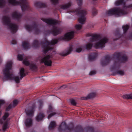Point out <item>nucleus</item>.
I'll list each match as a JSON object with an SVG mask.
<instances>
[{"label": "nucleus", "instance_id": "nucleus-1", "mask_svg": "<svg viewBox=\"0 0 132 132\" xmlns=\"http://www.w3.org/2000/svg\"><path fill=\"white\" fill-rule=\"evenodd\" d=\"M12 62L11 61L8 62L5 68L3 70L4 77L3 78V81L13 79L16 82L18 83L20 82V78L19 77L14 76L13 74L10 70H11Z\"/></svg>", "mask_w": 132, "mask_h": 132}, {"label": "nucleus", "instance_id": "nucleus-2", "mask_svg": "<svg viewBox=\"0 0 132 132\" xmlns=\"http://www.w3.org/2000/svg\"><path fill=\"white\" fill-rule=\"evenodd\" d=\"M89 36H91L90 38V41L93 42L95 41H97L94 45L96 48H102L105 46V44L108 41V39L106 37L100 38V36L96 34H92Z\"/></svg>", "mask_w": 132, "mask_h": 132}, {"label": "nucleus", "instance_id": "nucleus-3", "mask_svg": "<svg viewBox=\"0 0 132 132\" xmlns=\"http://www.w3.org/2000/svg\"><path fill=\"white\" fill-rule=\"evenodd\" d=\"M42 20L47 23L50 25L53 26V29L51 30V32L54 35H57L60 33L61 29H57L56 26H54L56 24L60 23V21L45 18H43Z\"/></svg>", "mask_w": 132, "mask_h": 132}, {"label": "nucleus", "instance_id": "nucleus-4", "mask_svg": "<svg viewBox=\"0 0 132 132\" xmlns=\"http://www.w3.org/2000/svg\"><path fill=\"white\" fill-rule=\"evenodd\" d=\"M114 58L116 59L115 61L112 68L114 69L118 67L120 65V63L127 61L128 59L127 57L125 55L121 56L120 53H116L114 54Z\"/></svg>", "mask_w": 132, "mask_h": 132}, {"label": "nucleus", "instance_id": "nucleus-5", "mask_svg": "<svg viewBox=\"0 0 132 132\" xmlns=\"http://www.w3.org/2000/svg\"><path fill=\"white\" fill-rule=\"evenodd\" d=\"M9 3L13 5H20L23 11L27 10L29 8L27 0H8Z\"/></svg>", "mask_w": 132, "mask_h": 132}, {"label": "nucleus", "instance_id": "nucleus-6", "mask_svg": "<svg viewBox=\"0 0 132 132\" xmlns=\"http://www.w3.org/2000/svg\"><path fill=\"white\" fill-rule=\"evenodd\" d=\"M3 23L9 27L12 33L16 32L17 30L18 26L15 23L11 22L10 17L9 16H3Z\"/></svg>", "mask_w": 132, "mask_h": 132}, {"label": "nucleus", "instance_id": "nucleus-7", "mask_svg": "<svg viewBox=\"0 0 132 132\" xmlns=\"http://www.w3.org/2000/svg\"><path fill=\"white\" fill-rule=\"evenodd\" d=\"M58 41V40L57 39H53L51 42L45 40L43 44V52L44 53H46L49 50L53 49L52 46L57 43Z\"/></svg>", "mask_w": 132, "mask_h": 132}, {"label": "nucleus", "instance_id": "nucleus-8", "mask_svg": "<svg viewBox=\"0 0 132 132\" xmlns=\"http://www.w3.org/2000/svg\"><path fill=\"white\" fill-rule=\"evenodd\" d=\"M72 12H75L80 15V17L78 19V21L81 24L85 23L86 21L85 16L87 13V11L86 10L79 8L76 9L75 11H73Z\"/></svg>", "mask_w": 132, "mask_h": 132}, {"label": "nucleus", "instance_id": "nucleus-9", "mask_svg": "<svg viewBox=\"0 0 132 132\" xmlns=\"http://www.w3.org/2000/svg\"><path fill=\"white\" fill-rule=\"evenodd\" d=\"M124 11L119 8H115L109 10L107 12L108 16L115 15L119 16L124 14Z\"/></svg>", "mask_w": 132, "mask_h": 132}, {"label": "nucleus", "instance_id": "nucleus-10", "mask_svg": "<svg viewBox=\"0 0 132 132\" xmlns=\"http://www.w3.org/2000/svg\"><path fill=\"white\" fill-rule=\"evenodd\" d=\"M52 57L50 55L46 56L43 57L41 60L42 63H44L45 65L48 66H51L52 63L51 60Z\"/></svg>", "mask_w": 132, "mask_h": 132}, {"label": "nucleus", "instance_id": "nucleus-11", "mask_svg": "<svg viewBox=\"0 0 132 132\" xmlns=\"http://www.w3.org/2000/svg\"><path fill=\"white\" fill-rule=\"evenodd\" d=\"M25 27L26 29L28 31L34 30L35 33L36 34H38L40 32V30L37 27V25L35 24L31 26L26 24L25 25Z\"/></svg>", "mask_w": 132, "mask_h": 132}, {"label": "nucleus", "instance_id": "nucleus-12", "mask_svg": "<svg viewBox=\"0 0 132 132\" xmlns=\"http://www.w3.org/2000/svg\"><path fill=\"white\" fill-rule=\"evenodd\" d=\"M73 124L72 123L70 124L68 126H66L65 122H62L58 130L60 131L63 129H67L69 130H71L73 129Z\"/></svg>", "mask_w": 132, "mask_h": 132}, {"label": "nucleus", "instance_id": "nucleus-13", "mask_svg": "<svg viewBox=\"0 0 132 132\" xmlns=\"http://www.w3.org/2000/svg\"><path fill=\"white\" fill-rule=\"evenodd\" d=\"M87 130H85L81 126L77 127L76 130L75 132H93L94 129L93 128L88 127H87Z\"/></svg>", "mask_w": 132, "mask_h": 132}, {"label": "nucleus", "instance_id": "nucleus-14", "mask_svg": "<svg viewBox=\"0 0 132 132\" xmlns=\"http://www.w3.org/2000/svg\"><path fill=\"white\" fill-rule=\"evenodd\" d=\"M23 62V64L26 66H29L30 69L32 70H34L37 69V67L35 64L33 63L30 64L29 61L26 59H24Z\"/></svg>", "mask_w": 132, "mask_h": 132}, {"label": "nucleus", "instance_id": "nucleus-15", "mask_svg": "<svg viewBox=\"0 0 132 132\" xmlns=\"http://www.w3.org/2000/svg\"><path fill=\"white\" fill-rule=\"evenodd\" d=\"M54 110L53 109L51 105H50L48 106V109L47 111L48 113H51L48 116V118L49 119L51 117L56 114V113L54 112Z\"/></svg>", "mask_w": 132, "mask_h": 132}, {"label": "nucleus", "instance_id": "nucleus-16", "mask_svg": "<svg viewBox=\"0 0 132 132\" xmlns=\"http://www.w3.org/2000/svg\"><path fill=\"white\" fill-rule=\"evenodd\" d=\"M72 5V3L70 1L68 3L61 4L59 6V10H60V9L63 10L67 9L70 7Z\"/></svg>", "mask_w": 132, "mask_h": 132}, {"label": "nucleus", "instance_id": "nucleus-17", "mask_svg": "<svg viewBox=\"0 0 132 132\" xmlns=\"http://www.w3.org/2000/svg\"><path fill=\"white\" fill-rule=\"evenodd\" d=\"M74 32L73 31L69 32L66 34L64 35V38L67 40H70L72 39L74 37Z\"/></svg>", "mask_w": 132, "mask_h": 132}, {"label": "nucleus", "instance_id": "nucleus-18", "mask_svg": "<svg viewBox=\"0 0 132 132\" xmlns=\"http://www.w3.org/2000/svg\"><path fill=\"white\" fill-rule=\"evenodd\" d=\"M111 60V58L108 56H106L105 59L101 62V64L103 66L108 65L110 62Z\"/></svg>", "mask_w": 132, "mask_h": 132}, {"label": "nucleus", "instance_id": "nucleus-19", "mask_svg": "<svg viewBox=\"0 0 132 132\" xmlns=\"http://www.w3.org/2000/svg\"><path fill=\"white\" fill-rule=\"evenodd\" d=\"M97 95L96 93H92L86 96L82 97L81 99L82 100H86L88 99L92 98L95 97Z\"/></svg>", "mask_w": 132, "mask_h": 132}, {"label": "nucleus", "instance_id": "nucleus-20", "mask_svg": "<svg viewBox=\"0 0 132 132\" xmlns=\"http://www.w3.org/2000/svg\"><path fill=\"white\" fill-rule=\"evenodd\" d=\"M12 18L18 19L21 17L22 15L19 12L15 11L12 13Z\"/></svg>", "mask_w": 132, "mask_h": 132}, {"label": "nucleus", "instance_id": "nucleus-21", "mask_svg": "<svg viewBox=\"0 0 132 132\" xmlns=\"http://www.w3.org/2000/svg\"><path fill=\"white\" fill-rule=\"evenodd\" d=\"M25 111L27 116L31 117L33 116L34 110L32 108H29L28 110L25 109Z\"/></svg>", "mask_w": 132, "mask_h": 132}, {"label": "nucleus", "instance_id": "nucleus-22", "mask_svg": "<svg viewBox=\"0 0 132 132\" xmlns=\"http://www.w3.org/2000/svg\"><path fill=\"white\" fill-rule=\"evenodd\" d=\"M72 48L71 46H70L67 51L66 53H64L63 52L60 53V55L62 56H65L70 54L72 52Z\"/></svg>", "mask_w": 132, "mask_h": 132}, {"label": "nucleus", "instance_id": "nucleus-23", "mask_svg": "<svg viewBox=\"0 0 132 132\" xmlns=\"http://www.w3.org/2000/svg\"><path fill=\"white\" fill-rule=\"evenodd\" d=\"M34 5L36 7H42L46 6V4L40 2H36L34 3Z\"/></svg>", "mask_w": 132, "mask_h": 132}, {"label": "nucleus", "instance_id": "nucleus-24", "mask_svg": "<svg viewBox=\"0 0 132 132\" xmlns=\"http://www.w3.org/2000/svg\"><path fill=\"white\" fill-rule=\"evenodd\" d=\"M25 123L26 127H29L31 126L32 124V120L31 118H28L26 120Z\"/></svg>", "mask_w": 132, "mask_h": 132}, {"label": "nucleus", "instance_id": "nucleus-25", "mask_svg": "<svg viewBox=\"0 0 132 132\" xmlns=\"http://www.w3.org/2000/svg\"><path fill=\"white\" fill-rule=\"evenodd\" d=\"M56 126V122L54 121H51L49 126V129L50 130L53 129Z\"/></svg>", "mask_w": 132, "mask_h": 132}, {"label": "nucleus", "instance_id": "nucleus-26", "mask_svg": "<svg viewBox=\"0 0 132 132\" xmlns=\"http://www.w3.org/2000/svg\"><path fill=\"white\" fill-rule=\"evenodd\" d=\"M22 46L24 49L26 50L30 48V45L28 42L24 41L22 43Z\"/></svg>", "mask_w": 132, "mask_h": 132}, {"label": "nucleus", "instance_id": "nucleus-27", "mask_svg": "<svg viewBox=\"0 0 132 132\" xmlns=\"http://www.w3.org/2000/svg\"><path fill=\"white\" fill-rule=\"evenodd\" d=\"M20 76V79H21L26 76V74L24 73V70L23 68H21L19 72Z\"/></svg>", "mask_w": 132, "mask_h": 132}, {"label": "nucleus", "instance_id": "nucleus-28", "mask_svg": "<svg viewBox=\"0 0 132 132\" xmlns=\"http://www.w3.org/2000/svg\"><path fill=\"white\" fill-rule=\"evenodd\" d=\"M44 117V114L42 113H40L36 117V120L38 121H39L41 120Z\"/></svg>", "mask_w": 132, "mask_h": 132}, {"label": "nucleus", "instance_id": "nucleus-29", "mask_svg": "<svg viewBox=\"0 0 132 132\" xmlns=\"http://www.w3.org/2000/svg\"><path fill=\"white\" fill-rule=\"evenodd\" d=\"M97 54L96 53L91 54L89 56V60L90 61L94 60L97 56Z\"/></svg>", "mask_w": 132, "mask_h": 132}, {"label": "nucleus", "instance_id": "nucleus-30", "mask_svg": "<svg viewBox=\"0 0 132 132\" xmlns=\"http://www.w3.org/2000/svg\"><path fill=\"white\" fill-rule=\"evenodd\" d=\"M85 48V47L83 46H78L76 48V51L77 52L79 53L83 50Z\"/></svg>", "mask_w": 132, "mask_h": 132}, {"label": "nucleus", "instance_id": "nucleus-31", "mask_svg": "<svg viewBox=\"0 0 132 132\" xmlns=\"http://www.w3.org/2000/svg\"><path fill=\"white\" fill-rule=\"evenodd\" d=\"M122 97L124 99H132V93L129 94H126L122 96Z\"/></svg>", "mask_w": 132, "mask_h": 132}, {"label": "nucleus", "instance_id": "nucleus-32", "mask_svg": "<svg viewBox=\"0 0 132 132\" xmlns=\"http://www.w3.org/2000/svg\"><path fill=\"white\" fill-rule=\"evenodd\" d=\"M125 73L122 70H118L116 71L115 72H114L113 75H124Z\"/></svg>", "mask_w": 132, "mask_h": 132}, {"label": "nucleus", "instance_id": "nucleus-33", "mask_svg": "<svg viewBox=\"0 0 132 132\" xmlns=\"http://www.w3.org/2000/svg\"><path fill=\"white\" fill-rule=\"evenodd\" d=\"M18 60L20 61H22L23 60V61L24 59H26L28 61L27 58L26 57H24L22 55H19L18 56Z\"/></svg>", "mask_w": 132, "mask_h": 132}, {"label": "nucleus", "instance_id": "nucleus-34", "mask_svg": "<svg viewBox=\"0 0 132 132\" xmlns=\"http://www.w3.org/2000/svg\"><path fill=\"white\" fill-rule=\"evenodd\" d=\"M129 28V25H126L122 26V28L123 31L124 33H125L127 31Z\"/></svg>", "mask_w": 132, "mask_h": 132}, {"label": "nucleus", "instance_id": "nucleus-35", "mask_svg": "<svg viewBox=\"0 0 132 132\" xmlns=\"http://www.w3.org/2000/svg\"><path fill=\"white\" fill-rule=\"evenodd\" d=\"M38 45L39 43L38 41L37 40H34L32 44L33 46L34 47L36 48L38 47Z\"/></svg>", "mask_w": 132, "mask_h": 132}, {"label": "nucleus", "instance_id": "nucleus-36", "mask_svg": "<svg viewBox=\"0 0 132 132\" xmlns=\"http://www.w3.org/2000/svg\"><path fill=\"white\" fill-rule=\"evenodd\" d=\"M6 3L5 0H0V7L4 6Z\"/></svg>", "mask_w": 132, "mask_h": 132}, {"label": "nucleus", "instance_id": "nucleus-37", "mask_svg": "<svg viewBox=\"0 0 132 132\" xmlns=\"http://www.w3.org/2000/svg\"><path fill=\"white\" fill-rule=\"evenodd\" d=\"M92 46V45L89 43H87L86 45V48L87 50H89L90 49Z\"/></svg>", "mask_w": 132, "mask_h": 132}, {"label": "nucleus", "instance_id": "nucleus-38", "mask_svg": "<svg viewBox=\"0 0 132 132\" xmlns=\"http://www.w3.org/2000/svg\"><path fill=\"white\" fill-rule=\"evenodd\" d=\"M75 28L77 30H80L82 28V26L81 25L78 24L75 26Z\"/></svg>", "mask_w": 132, "mask_h": 132}, {"label": "nucleus", "instance_id": "nucleus-39", "mask_svg": "<svg viewBox=\"0 0 132 132\" xmlns=\"http://www.w3.org/2000/svg\"><path fill=\"white\" fill-rule=\"evenodd\" d=\"M12 108H13V107H12V104H11L9 105V106L8 107L6 108V111H9Z\"/></svg>", "mask_w": 132, "mask_h": 132}, {"label": "nucleus", "instance_id": "nucleus-40", "mask_svg": "<svg viewBox=\"0 0 132 132\" xmlns=\"http://www.w3.org/2000/svg\"><path fill=\"white\" fill-rule=\"evenodd\" d=\"M18 103V101L16 100H15L13 101V104H12V107H14Z\"/></svg>", "mask_w": 132, "mask_h": 132}, {"label": "nucleus", "instance_id": "nucleus-41", "mask_svg": "<svg viewBox=\"0 0 132 132\" xmlns=\"http://www.w3.org/2000/svg\"><path fill=\"white\" fill-rule=\"evenodd\" d=\"M96 73V71L95 70H92L89 73V75L92 76L95 75Z\"/></svg>", "mask_w": 132, "mask_h": 132}, {"label": "nucleus", "instance_id": "nucleus-42", "mask_svg": "<svg viewBox=\"0 0 132 132\" xmlns=\"http://www.w3.org/2000/svg\"><path fill=\"white\" fill-rule=\"evenodd\" d=\"M70 103L72 104L73 105H76V103L75 101L73 99H71L70 100Z\"/></svg>", "mask_w": 132, "mask_h": 132}, {"label": "nucleus", "instance_id": "nucleus-43", "mask_svg": "<svg viewBox=\"0 0 132 132\" xmlns=\"http://www.w3.org/2000/svg\"><path fill=\"white\" fill-rule=\"evenodd\" d=\"M92 14L94 15H95L97 14V11L96 9L94 8L92 10Z\"/></svg>", "mask_w": 132, "mask_h": 132}, {"label": "nucleus", "instance_id": "nucleus-44", "mask_svg": "<svg viewBox=\"0 0 132 132\" xmlns=\"http://www.w3.org/2000/svg\"><path fill=\"white\" fill-rule=\"evenodd\" d=\"M51 1L53 4H55L58 3L59 0H51Z\"/></svg>", "mask_w": 132, "mask_h": 132}, {"label": "nucleus", "instance_id": "nucleus-45", "mask_svg": "<svg viewBox=\"0 0 132 132\" xmlns=\"http://www.w3.org/2000/svg\"><path fill=\"white\" fill-rule=\"evenodd\" d=\"M5 102V101L4 100H0V108H1L2 105L4 104Z\"/></svg>", "mask_w": 132, "mask_h": 132}, {"label": "nucleus", "instance_id": "nucleus-46", "mask_svg": "<svg viewBox=\"0 0 132 132\" xmlns=\"http://www.w3.org/2000/svg\"><path fill=\"white\" fill-rule=\"evenodd\" d=\"M11 43L13 44H15L16 43V41L15 40H13L11 42Z\"/></svg>", "mask_w": 132, "mask_h": 132}, {"label": "nucleus", "instance_id": "nucleus-47", "mask_svg": "<svg viewBox=\"0 0 132 132\" xmlns=\"http://www.w3.org/2000/svg\"><path fill=\"white\" fill-rule=\"evenodd\" d=\"M67 87V86L65 85H63L61 86L59 89H64Z\"/></svg>", "mask_w": 132, "mask_h": 132}, {"label": "nucleus", "instance_id": "nucleus-48", "mask_svg": "<svg viewBox=\"0 0 132 132\" xmlns=\"http://www.w3.org/2000/svg\"><path fill=\"white\" fill-rule=\"evenodd\" d=\"M127 7L129 8L132 7V4L129 5L128 6H126Z\"/></svg>", "mask_w": 132, "mask_h": 132}, {"label": "nucleus", "instance_id": "nucleus-49", "mask_svg": "<svg viewBox=\"0 0 132 132\" xmlns=\"http://www.w3.org/2000/svg\"><path fill=\"white\" fill-rule=\"evenodd\" d=\"M2 61V60L1 59L0 57V63H1Z\"/></svg>", "mask_w": 132, "mask_h": 132}, {"label": "nucleus", "instance_id": "nucleus-50", "mask_svg": "<svg viewBox=\"0 0 132 132\" xmlns=\"http://www.w3.org/2000/svg\"><path fill=\"white\" fill-rule=\"evenodd\" d=\"M130 36L131 38L132 39V33L130 34Z\"/></svg>", "mask_w": 132, "mask_h": 132}, {"label": "nucleus", "instance_id": "nucleus-51", "mask_svg": "<svg viewBox=\"0 0 132 132\" xmlns=\"http://www.w3.org/2000/svg\"><path fill=\"white\" fill-rule=\"evenodd\" d=\"M1 130H2L1 129V128H0V131H1Z\"/></svg>", "mask_w": 132, "mask_h": 132}]
</instances>
